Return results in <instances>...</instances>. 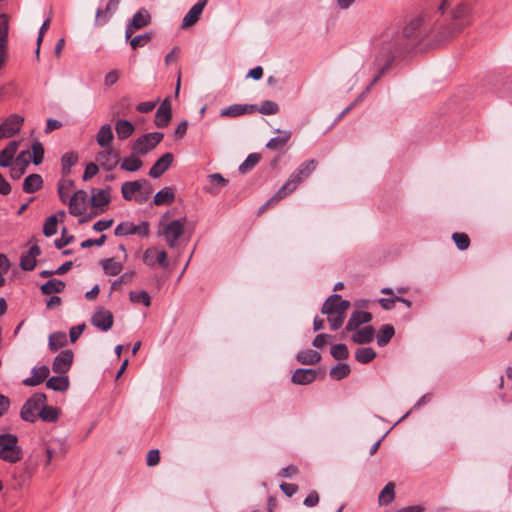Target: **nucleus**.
Here are the masks:
<instances>
[{
  "label": "nucleus",
  "instance_id": "c03bdc74",
  "mask_svg": "<svg viewBox=\"0 0 512 512\" xmlns=\"http://www.w3.org/2000/svg\"><path fill=\"white\" fill-rule=\"evenodd\" d=\"M102 267L107 275L115 276L118 275L122 270V264L116 261L114 258H108L103 260Z\"/></svg>",
  "mask_w": 512,
  "mask_h": 512
},
{
  "label": "nucleus",
  "instance_id": "f8f14e48",
  "mask_svg": "<svg viewBox=\"0 0 512 512\" xmlns=\"http://www.w3.org/2000/svg\"><path fill=\"white\" fill-rule=\"evenodd\" d=\"M316 168V161L311 159L302 163L296 171L290 175V192L305 180Z\"/></svg>",
  "mask_w": 512,
  "mask_h": 512
},
{
  "label": "nucleus",
  "instance_id": "39448f33",
  "mask_svg": "<svg viewBox=\"0 0 512 512\" xmlns=\"http://www.w3.org/2000/svg\"><path fill=\"white\" fill-rule=\"evenodd\" d=\"M167 214H164L159 222L160 230L159 235L165 238V241L169 248H176L179 245V241L185 233L186 218L172 220L169 223H165Z\"/></svg>",
  "mask_w": 512,
  "mask_h": 512
},
{
  "label": "nucleus",
  "instance_id": "4468645a",
  "mask_svg": "<svg viewBox=\"0 0 512 512\" xmlns=\"http://www.w3.org/2000/svg\"><path fill=\"white\" fill-rule=\"evenodd\" d=\"M96 161L107 171H112L120 161L119 154L112 148H104L96 155Z\"/></svg>",
  "mask_w": 512,
  "mask_h": 512
},
{
  "label": "nucleus",
  "instance_id": "6e6d98bb",
  "mask_svg": "<svg viewBox=\"0 0 512 512\" xmlns=\"http://www.w3.org/2000/svg\"><path fill=\"white\" fill-rule=\"evenodd\" d=\"M44 158V148L42 144L38 141L32 144V162L35 165H39L42 163Z\"/></svg>",
  "mask_w": 512,
  "mask_h": 512
},
{
  "label": "nucleus",
  "instance_id": "de8ad7c7",
  "mask_svg": "<svg viewBox=\"0 0 512 512\" xmlns=\"http://www.w3.org/2000/svg\"><path fill=\"white\" fill-rule=\"evenodd\" d=\"M78 161V155L75 152L65 153L61 158L62 172L64 174L70 173L71 167Z\"/></svg>",
  "mask_w": 512,
  "mask_h": 512
},
{
  "label": "nucleus",
  "instance_id": "f03ea898",
  "mask_svg": "<svg viewBox=\"0 0 512 512\" xmlns=\"http://www.w3.org/2000/svg\"><path fill=\"white\" fill-rule=\"evenodd\" d=\"M471 8L466 3L457 4L448 18L438 22L434 27L435 38L445 42L454 38L470 23Z\"/></svg>",
  "mask_w": 512,
  "mask_h": 512
},
{
  "label": "nucleus",
  "instance_id": "69168bd1",
  "mask_svg": "<svg viewBox=\"0 0 512 512\" xmlns=\"http://www.w3.org/2000/svg\"><path fill=\"white\" fill-rule=\"evenodd\" d=\"M99 171V167L95 163H89L86 165L84 174H83V180L87 181L91 179L93 176H95Z\"/></svg>",
  "mask_w": 512,
  "mask_h": 512
},
{
  "label": "nucleus",
  "instance_id": "a211bd4d",
  "mask_svg": "<svg viewBox=\"0 0 512 512\" xmlns=\"http://www.w3.org/2000/svg\"><path fill=\"white\" fill-rule=\"evenodd\" d=\"M120 0H108L105 9L98 8L95 15V26L105 25L111 16L117 11Z\"/></svg>",
  "mask_w": 512,
  "mask_h": 512
},
{
  "label": "nucleus",
  "instance_id": "5701e85b",
  "mask_svg": "<svg viewBox=\"0 0 512 512\" xmlns=\"http://www.w3.org/2000/svg\"><path fill=\"white\" fill-rule=\"evenodd\" d=\"M41 253L38 245H33L30 249L21 256L20 266L25 271H31L36 266V257Z\"/></svg>",
  "mask_w": 512,
  "mask_h": 512
},
{
  "label": "nucleus",
  "instance_id": "c9c22d12",
  "mask_svg": "<svg viewBox=\"0 0 512 512\" xmlns=\"http://www.w3.org/2000/svg\"><path fill=\"white\" fill-rule=\"evenodd\" d=\"M288 183H284L281 188L278 190V192L273 195L269 200H267L258 210V214H262L265 212L268 208L274 206L277 204L280 200L284 199L288 195L287 191Z\"/></svg>",
  "mask_w": 512,
  "mask_h": 512
},
{
  "label": "nucleus",
  "instance_id": "864d4df0",
  "mask_svg": "<svg viewBox=\"0 0 512 512\" xmlns=\"http://www.w3.org/2000/svg\"><path fill=\"white\" fill-rule=\"evenodd\" d=\"M278 109L277 103L270 100L263 101L259 107L256 105V111L264 115L275 114L278 112Z\"/></svg>",
  "mask_w": 512,
  "mask_h": 512
},
{
  "label": "nucleus",
  "instance_id": "4be33fe9",
  "mask_svg": "<svg viewBox=\"0 0 512 512\" xmlns=\"http://www.w3.org/2000/svg\"><path fill=\"white\" fill-rule=\"evenodd\" d=\"M49 373L50 370L46 365L34 367L32 369V376L25 378L22 383L28 387L37 386L41 384L49 376Z\"/></svg>",
  "mask_w": 512,
  "mask_h": 512
},
{
  "label": "nucleus",
  "instance_id": "4c0bfd02",
  "mask_svg": "<svg viewBox=\"0 0 512 512\" xmlns=\"http://www.w3.org/2000/svg\"><path fill=\"white\" fill-rule=\"evenodd\" d=\"M175 195L171 187H164L154 196L155 205L171 204L174 201Z\"/></svg>",
  "mask_w": 512,
  "mask_h": 512
},
{
  "label": "nucleus",
  "instance_id": "2eb2a0df",
  "mask_svg": "<svg viewBox=\"0 0 512 512\" xmlns=\"http://www.w3.org/2000/svg\"><path fill=\"white\" fill-rule=\"evenodd\" d=\"M207 3L208 0H198V2L194 4L183 17L181 28L188 29L194 26L200 19V16Z\"/></svg>",
  "mask_w": 512,
  "mask_h": 512
},
{
  "label": "nucleus",
  "instance_id": "8fccbe9b",
  "mask_svg": "<svg viewBox=\"0 0 512 512\" xmlns=\"http://www.w3.org/2000/svg\"><path fill=\"white\" fill-rule=\"evenodd\" d=\"M129 298L133 303L143 304L146 307L151 305V298L146 291H131Z\"/></svg>",
  "mask_w": 512,
  "mask_h": 512
},
{
  "label": "nucleus",
  "instance_id": "0e129e2a",
  "mask_svg": "<svg viewBox=\"0 0 512 512\" xmlns=\"http://www.w3.org/2000/svg\"><path fill=\"white\" fill-rule=\"evenodd\" d=\"M106 235H101L98 239H86L81 242L82 248H90L92 246H102L105 243Z\"/></svg>",
  "mask_w": 512,
  "mask_h": 512
},
{
  "label": "nucleus",
  "instance_id": "7ed1b4c3",
  "mask_svg": "<svg viewBox=\"0 0 512 512\" xmlns=\"http://www.w3.org/2000/svg\"><path fill=\"white\" fill-rule=\"evenodd\" d=\"M350 306V302L343 300L338 294H332L325 300L321 313L327 315V320L332 330L336 331L341 328Z\"/></svg>",
  "mask_w": 512,
  "mask_h": 512
},
{
  "label": "nucleus",
  "instance_id": "052dcab7",
  "mask_svg": "<svg viewBox=\"0 0 512 512\" xmlns=\"http://www.w3.org/2000/svg\"><path fill=\"white\" fill-rule=\"evenodd\" d=\"M72 186H73V181H71V180H64L59 184L58 194H59V198L62 202H64V203L67 202V199L69 196V191Z\"/></svg>",
  "mask_w": 512,
  "mask_h": 512
},
{
  "label": "nucleus",
  "instance_id": "1a4fd4ad",
  "mask_svg": "<svg viewBox=\"0 0 512 512\" xmlns=\"http://www.w3.org/2000/svg\"><path fill=\"white\" fill-rule=\"evenodd\" d=\"M90 322L98 330L107 332L113 326L114 317L108 309L102 306H98L93 312Z\"/></svg>",
  "mask_w": 512,
  "mask_h": 512
},
{
  "label": "nucleus",
  "instance_id": "9d476101",
  "mask_svg": "<svg viewBox=\"0 0 512 512\" xmlns=\"http://www.w3.org/2000/svg\"><path fill=\"white\" fill-rule=\"evenodd\" d=\"M151 22V16L147 9H139L126 26L125 38L130 39L133 33L148 26Z\"/></svg>",
  "mask_w": 512,
  "mask_h": 512
},
{
  "label": "nucleus",
  "instance_id": "9b49d317",
  "mask_svg": "<svg viewBox=\"0 0 512 512\" xmlns=\"http://www.w3.org/2000/svg\"><path fill=\"white\" fill-rule=\"evenodd\" d=\"M149 223L147 221L141 222L139 225H135L131 222H122L115 228L116 236H126L137 234L145 237L149 233Z\"/></svg>",
  "mask_w": 512,
  "mask_h": 512
},
{
  "label": "nucleus",
  "instance_id": "a18cd8bd",
  "mask_svg": "<svg viewBox=\"0 0 512 512\" xmlns=\"http://www.w3.org/2000/svg\"><path fill=\"white\" fill-rule=\"evenodd\" d=\"M288 142V136H278L272 138L266 145L270 150L277 151L279 153H285Z\"/></svg>",
  "mask_w": 512,
  "mask_h": 512
},
{
  "label": "nucleus",
  "instance_id": "cd10ccee",
  "mask_svg": "<svg viewBox=\"0 0 512 512\" xmlns=\"http://www.w3.org/2000/svg\"><path fill=\"white\" fill-rule=\"evenodd\" d=\"M111 188L92 190L91 204L93 207H104L109 204Z\"/></svg>",
  "mask_w": 512,
  "mask_h": 512
},
{
  "label": "nucleus",
  "instance_id": "79ce46f5",
  "mask_svg": "<svg viewBox=\"0 0 512 512\" xmlns=\"http://www.w3.org/2000/svg\"><path fill=\"white\" fill-rule=\"evenodd\" d=\"M296 357L300 363L307 365L315 364L321 359L320 354L312 349L301 351L297 354Z\"/></svg>",
  "mask_w": 512,
  "mask_h": 512
},
{
  "label": "nucleus",
  "instance_id": "473e14b6",
  "mask_svg": "<svg viewBox=\"0 0 512 512\" xmlns=\"http://www.w3.org/2000/svg\"><path fill=\"white\" fill-rule=\"evenodd\" d=\"M43 184V179L39 174L28 175L23 182V190L26 193H34L38 191Z\"/></svg>",
  "mask_w": 512,
  "mask_h": 512
},
{
  "label": "nucleus",
  "instance_id": "7c9ffc66",
  "mask_svg": "<svg viewBox=\"0 0 512 512\" xmlns=\"http://www.w3.org/2000/svg\"><path fill=\"white\" fill-rule=\"evenodd\" d=\"M65 211H59L58 214L49 216L44 225H43V234L46 237H51L56 234L57 232V225H58V217L60 216L61 220L65 217Z\"/></svg>",
  "mask_w": 512,
  "mask_h": 512
},
{
  "label": "nucleus",
  "instance_id": "dca6fc26",
  "mask_svg": "<svg viewBox=\"0 0 512 512\" xmlns=\"http://www.w3.org/2000/svg\"><path fill=\"white\" fill-rule=\"evenodd\" d=\"M73 352L71 350L61 351L54 359L52 370L58 374H65L69 371L73 362Z\"/></svg>",
  "mask_w": 512,
  "mask_h": 512
},
{
  "label": "nucleus",
  "instance_id": "f3484780",
  "mask_svg": "<svg viewBox=\"0 0 512 512\" xmlns=\"http://www.w3.org/2000/svg\"><path fill=\"white\" fill-rule=\"evenodd\" d=\"M87 193L84 190L76 191L70 198L69 212L74 216H80L86 211Z\"/></svg>",
  "mask_w": 512,
  "mask_h": 512
},
{
  "label": "nucleus",
  "instance_id": "4d7b16f0",
  "mask_svg": "<svg viewBox=\"0 0 512 512\" xmlns=\"http://www.w3.org/2000/svg\"><path fill=\"white\" fill-rule=\"evenodd\" d=\"M0 458L15 463L22 458L21 450H0Z\"/></svg>",
  "mask_w": 512,
  "mask_h": 512
},
{
  "label": "nucleus",
  "instance_id": "774afa93",
  "mask_svg": "<svg viewBox=\"0 0 512 512\" xmlns=\"http://www.w3.org/2000/svg\"><path fill=\"white\" fill-rule=\"evenodd\" d=\"M30 158H31V153L26 150V151H21L16 160H15V163L19 164V165H23L24 168H27V166L29 165V162H30Z\"/></svg>",
  "mask_w": 512,
  "mask_h": 512
},
{
  "label": "nucleus",
  "instance_id": "603ef678",
  "mask_svg": "<svg viewBox=\"0 0 512 512\" xmlns=\"http://www.w3.org/2000/svg\"><path fill=\"white\" fill-rule=\"evenodd\" d=\"M9 23L6 14H0V44L8 45Z\"/></svg>",
  "mask_w": 512,
  "mask_h": 512
},
{
  "label": "nucleus",
  "instance_id": "e2e57ef3",
  "mask_svg": "<svg viewBox=\"0 0 512 512\" xmlns=\"http://www.w3.org/2000/svg\"><path fill=\"white\" fill-rule=\"evenodd\" d=\"M66 228H63L62 230V237L60 239H56L54 244H55V247L58 248V249H62L63 247L67 246L68 244H70L74 237L73 236H66Z\"/></svg>",
  "mask_w": 512,
  "mask_h": 512
},
{
  "label": "nucleus",
  "instance_id": "aec40b11",
  "mask_svg": "<svg viewBox=\"0 0 512 512\" xmlns=\"http://www.w3.org/2000/svg\"><path fill=\"white\" fill-rule=\"evenodd\" d=\"M256 111V105L253 104H233L221 110L220 115L225 117H238Z\"/></svg>",
  "mask_w": 512,
  "mask_h": 512
},
{
  "label": "nucleus",
  "instance_id": "a878e982",
  "mask_svg": "<svg viewBox=\"0 0 512 512\" xmlns=\"http://www.w3.org/2000/svg\"><path fill=\"white\" fill-rule=\"evenodd\" d=\"M354 331L355 333L352 336V340L357 344H368L373 341L375 336V330L370 325L360 329L357 328V330Z\"/></svg>",
  "mask_w": 512,
  "mask_h": 512
},
{
  "label": "nucleus",
  "instance_id": "13d9d810",
  "mask_svg": "<svg viewBox=\"0 0 512 512\" xmlns=\"http://www.w3.org/2000/svg\"><path fill=\"white\" fill-rule=\"evenodd\" d=\"M452 239L459 250H466L470 245L469 237L465 233L456 232L452 235Z\"/></svg>",
  "mask_w": 512,
  "mask_h": 512
},
{
  "label": "nucleus",
  "instance_id": "6e6552de",
  "mask_svg": "<svg viewBox=\"0 0 512 512\" xmlns=\"http://www.w3.org/2000/svg\"><path fill=\"white\" fill-rule=\"evenodd\" d=\"M144 186H146V188H147L146 195L137 198V201L139 203H143L144 201H146L148 199V197L150 196V194L152 192L151 185L147 180L127 181V182L123 183V185L121 187L122 197L125 200L130 201L133 199L134 195L137 192H139Z\"/></svg>",
  "mask_w": 512,
  "mask_h": 512
},
{
  "label": "nucleus",
  "instance_id": "5fc2aeb1",
  "mask_svg": "<svg viewBox=\"0 0 512 512\" xmlns=\"http://www.w3.org/2000/svg\"><path fill=\"white\" fill-rule=\"evenodd\" d=\"M330 352L336 360H345L349 356V351L345 344H336L332 346Z\"/></svg>",
  "mask_w": 512,
  "mask_h": 512
},
{
  "label": "nucleus",
  "instance_id": "393cba45",
  "mask_svg": "<svg viewBox=\"0 0 512 512\" xmlns=\"http://www.w3.org/2000/svg\"><path fill=\"white\" fill-rule=\"evenodd\" d=\"M317 372L314 369H297L294 371L291 381L298 385H308L316 379Z\"/></svg>",
  "mask_w": 512,
  "mask_h": 512
},
{
  "label": "nucleus",
  "instance_id": "09e8293b",
  "mask_svg": "<svg viewBox=\"0 0 512 512\" xmlns=\"http://www.w3.org/2000/svg\"><path fill=\"white\" fill-rule=\"evenodd\" d=\"M260 155L257 153H251L247 156L245 161L239 166V171L242 174L249 172L253 169L260 161Z\"/></svg>",
  "mask_w": 512,
  "mask_h": 512
},
{
  "label": "nucleus",
  "instance_id": "338daca9",
  "mask_svg": "<svg viewBox=\"0 0 512 512\" xmlns=\"http://www.w3.org/2000/svg\"><path fill=\"white\" fill-rule=\"evenodd\" d=\"M160 450H148L146 463L148 466H155L160 461Z\"/></svg>",
  "mask_w": 512,
  "mask_h": 512
},
{
  "label": "nucleus",
  "instance_id": "ddd939ff",
  "mask_svg": "<svg viewBox=\"0 0 512 512\" xmlns=\"http://www.w3.org/2000/svg\"><path fill=\"white\" fill-rule=\"evenodd\" d=\"M24 118L20 115H10L0 126V138H10L21 128Z\"/></svg>",
  "mask_w": 512,
  "mask_h": 512
},
{
  "label": "nucleus",
  "instance_id": "b1692460",
  "mask_svg": "<svg viewBox=\"0 0 512 512\" xmlns=\"http://www.w3.org/2000/svg\"><path fill=\"white\" fill-rule=\"evenodd\" d=\"M171 118V104L169 98H166L160 107L158 108L155 115V124L157 127H166Z\"/></svg>",
  "mask_w": 512,
  "mask_h": 512
},
{
  "label": "nucleus",
  "instance_id": "412c9836",
  "mask_svg": "<svg viewBox=\"0 0 512 512\" xmlns=\"http://www.w3.org/2000/svg\"><path fill=\"white\" fill-rule=\"evenodd\" d=\"M371 320H372L371 313L362 311V310H355L351 314V316L347 322V325L345 327V330L348 332L357 330V328H359L360 325L368 323Z\"/></svg>",
  "mask_w": 512,
  "mask_h": 512
},
{
  "label": "nucleus",
  "instance_id": "58836bf2",
  "mask_svg": "<svg viewBox=\"0 0 512 512\" xmlns=\"http://www.w3.org/2000/svg\"><path fill=\"white\" fill-rule=\"evenodd\" d=\"M395 498V485L393 482L387 483L381 490L378 496V503L380 505H388Z\"/></svg>",
  "mask_w": 512,
  "mask_h": 512
},
{
  "label": "nucleus",
  "instance_id": "72a5a7b5",
  "mask_svg": "<svg viewBox=\"0 0 512 512\" xmlns=\"http://www.w3.org/2000/svg\"><path fill=\"white\" fill-rule=\"evenodd\" d=\"M46 386L51 390L63 392L69 387V379L67 376H63L62 374L53 376L47 380Z\"/></svg>",
  "mask_w": 512,
  "mask_h": 512
},
{
  "label": "nucleus",
  "instance_id": "f257e3e1",
  "mask_svg": "<svg viewBox=\"0 0 512 512\" xmlns=\"http://www.w3.org/2000/svg\"><path fill=\"white\" fill-rule=\"evenodd\" d=\"M390 31H394L395 36L390 41V44H386V49L396 55V53L414 47L420 43L426 36L427 28L423 26L421 17H415L403 28L402 32H399L395 28H389L382 35H386Z\"/></svg>",
  "mask_w": 512,
  "mask_h": 512
},
{
  "label": "nucleus",
  "instance_id": "e433bc0d",
  "mask_svg": "<svg viewBox=\"0 0 512 512\" xmlns=\"http://www.w3.org/2000/svg\"><path fill=\"white\" fill-rule=\"evenodd\" d=\"M67 344V335L65 332H54L50 334L48 339V346L51 351H57Z\"/></svg>",
  "mask_w": 512,
  "mask_h": 512
},
{
  "label": "nucleus",
  "instance_id": "3c124183",
  "mask_svg": "<svg viewBox=\"0 0 512 512\" xmlns=\"http://www.w3.org/2000/svg\"><path fill=\"white\" fill-rule=\"evenodd\" d=\"M59 410L53 406H46L44 404L43 408L39 412V417L48 422H54L58 419Z\"/></svg>",
  "mask_w": 512,
  "mask_h": 512
},
{
  "label": "nucleus",
  "instance_id": "20e7f679",
  "mask_svg": "<svg viewBox=\"0 0 512 512\" xmlns=\"http://www.w3.org/2000/svg\"><path fill=\"white\" fill-rule=\"evenodd\" d=\"M394 36V31H390L386 35H381L374 46V65L379 69V72L372 79V82L369 85L370 88L380 80L395 58L394 53L386 49V44H390V41Z\"/></svg>",
  "mask_w": 512,
  "mask_h": 512
},
{
  "label": "nucleus",
  "instance_id": "bb28decb",
  "mask_svg": "<svg viewBox=\"0 0 512 512\" xmlns=\"http://www.w3.org/2000/svg\"><path fill=\"white\" fill-rule=\"evenodd\" d=\"M113 138L114 135L109 124L102 125L96 135V141L102 148H111Z\"/></svg>",
  "mask_w": 512,
  "mask_h": 512
},
{
  "label": "nucleus",
  "instance_id": "49530a36",
  "mask_svg": "<svg viewBox=\"0 0 512 512\" xmlns=\"http://www.w3.org/2000/svg\"><path fill=\"white\" fill-rule=\"evenodd\" d=\"M350 373V367L346 363H339L330 369L329 375L335 380H342Z\"/></svg>",
  "mask_w": 512,
  "mask_h": 512
},
{
  "label": "nucleus",
  "instance_id": "2f4dec72",
  "mask_svg": "<svg viewBox=\"0 0 512 512\" xmlns=\"http://www.w3.org/2000/svg\"><path fill=\"white\" fill-rule=\"evenodd\" d=\"M18 149V142L11 141L7 147L0 152V166L9 167Z\"/></svg>",
  "mask_w": 512,
  "mask_h": 512
},
{
  "label": "nucleus",
  "instance_id": "37998d69",
  "mask_svg": "<svg viewBox=\"0 0 512 512\" xmlns=\"http://www.w3.org/2000/svg\"><path fill=\"white\" fill-rule=\"evenodd\" d=\"M376 357V352L371 347L358 348L355 351V359L363 364L371 362Z\"/></svg>",
  "mask_w": 512,
  "mask_h": 512
},
{
  "label": "nucleus",
  "instance_id": "a19ab883",
  "mask_svg": "<svg viewBox=\"0 0 512 512\" xmlns=\"http://www.w3.org/2000/svg\"><path fill=\"white\" fill-rule=\"evenodd\" d=\"M394 334L395 330L392 325L386 324L382 326L377 333V344L380 347L387 345Z\"/></svg>",
  "mask_w": 512,
  "mask_h": 512
},
{
  "label": "nucleus",
  "instance_id": "6ab92c4d",
  "mask_svg": "<svg viewBox=\"0 0 512 512\" xmlns=\"http://www.w3.org/2000/svg\"><path fill=\"white\" fill-rule=\"evenodd\" d=\"M173 159L174 156L172 153H165L150 168L149 176L152 178H159L171 166Z\"/></svg>",
  "mask_w": 512,
  "mask_h": 512
},
{
  "label": "nucleus",
  "instance_id": "0eeeda50",
  "mask_svg": "<svg viewBox=\"0 0 512 512\" xmlns=\"http://www.w3.org/2000/svg\"><path fill=\"white\" fill-rule=\"evenodd\" d=\"M164 135L160 132H151L137 138L132 144V151L140 155H146L152 151L163 139Z\"/></svg>",
  "mask_w": 512,
  "mask_h": 512
},
{
  "label": "nucleus",
  "instance_id": "680f3d73",
  "mask_svg": "<svg viewBox=\"0 0 512 512\" xmlns=\"http://www.w3.org/2000/svg\"><path fill=\"white\" fill-rule=\"evenodd\" d=\"M18 439L13 434L0 435V448H17Z\"/></svg>",
  "mask_w": 512,
  "mask_h": 512
},
{
  "label": "nucleus",
  "instance_id": "c756f323",
  "mask_svg": "<svg viewBox=\"0 0 512 512\" xmlns=\"http://www.w3.org/2000/svg\"><path fill=\"white\" fill-rule=\"evenodd\" d=\"M138 155H139L138 153L133 152L129 156L124 157L121 160L120 168L122 170H125L128 172H135V171L139 170L142 167L143 162L138 157Z\"/></svg>",
  "mask_w": 512,
  "mask_h": 512
},
{
  "label": "nucleus",
  "instance_id": "c85d7f7f",
  "mask_svg": "<svg viewBox=\"0 0 512 512\" xmlns=\"http://www.w3.org/2000/svg\"><path fill=\"white\" fill-rule=\"evenodd\" d=\"M209 184L204 187V190L212 195L219 193L220 189L227 184V180L219 173H214L208 176Z\"/></svg>",
  "mask_w": 512,
  "mask_h": 512
},
{
  "label": "nucleus",
  "instance_id": "bf43d9fd",
  "mask_svg": "<svg viewBox=\"0 0 512 512\" xmlns=\"http://www.w3.org/2000/svg\"><path fill=\"white\" fill-rule=\"evenodd\" d=\"M151 39V34L150 33H144V34H141V35H137L135 37H131L129 40H130V45L132 47V49H137L139 47H144Z\"/></svg>",
  "mask_w": 512,
  "mask_h": 512
},
{
  "label": "nucleus",
  "instance_id": "423d86ee",
  "mask_svg": "<svg viewBox=\"0 0 512 512\" xmlns=\"http://www.w3.org/2000/svg\"><path fill=\"white\" fill-rule=\"evenodd\" d=\"M44 393L33 394L22 406L21 418L27 422H34L39 417V412L46 402Z\"/></svg>",
  "mask_w": 512,
  "mask_h": 512
},
{
  "label": "nucleus",
  "instance_id": "ea45409f",
  "mask_svg": "<svg viewBox=\"0 0 512 512\" xmlns=\"http://www.w3.org/2000/svg\"><path fill=\"white\" fill-rule=\"evenodd\" d=\"M64 288L65 283L59 279H51L40 287L41 292L45 295H50L52 293H60L64 290Z\"/></svg>",
  "mask_w": 512,
  "mask_h": 512
},
{
  "label": "nucleus",
  "instance_id": "f704fd0d",
  "mask_svg": "<svg viewBox=\"0 0 512 512\" xmlns=\"http://www.w3.org/2000/svg\"><path fill=\"white\" fill-rule=\"evenodd\" d=\"M115 130H116L117 137L119 139L123 140V139L130 137L133 134L135 128H134V125L130 121L125 120V119H120L115 124Z\"/></svg>",
  "mask_w": 512,
  "mask_h": 512
}]
</instances>
